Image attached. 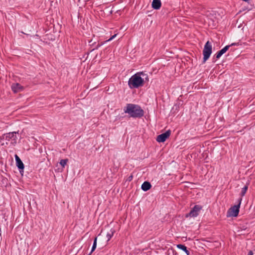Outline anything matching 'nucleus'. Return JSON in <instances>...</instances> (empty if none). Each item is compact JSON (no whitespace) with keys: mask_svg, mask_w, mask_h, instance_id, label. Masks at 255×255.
Wrapping results in <instances>:
<instances>
[{"mask_svg":"<svg viewBox=\"0 0 255 255\" xmlns=\"http://www.w3.org/2000/svg\"><path fill=\"white\" fill-rule=\"evenodd\" d=\"M68 161V159H61L59 162L60 164L62 166L63 168L65 167Z\"/></svg>","mask_w":255,"mask_h":255,"instance_id":"obj_16","label":"nucleus"},{"mask_svg":"<svg viewBox=\"0 0 255 255\" xmlns=\"http://www.w3.org/2000/svg\"><path fill=\"white\" fill-rule=\"evenodd\" d=\"M11 90L14 93H16L22 91L23 89V87L21 86L19 83H14L11 85Z\"/></svg>","mask_w":255,"mask_h":255,"instance_id":"obj_10","label":"nucleus"},{"mask_svg":"<svg viewBox=\"0 0 255 255\" xmlns=\"http://www.w3.org/2000/svg\"><path fill=\"white\" fill-rule=\"evenodd\" d=\"M115 232V231L111 230L110 233H108L107 234V237L108 238V241H110V239L112 238V237L114 235V233Z\"/></svg>","mask_w":255,"mask_h":255,"instance_id":"obj_17","label":"nucleus"},{"mask_svg":"<svg viewBox=\"0 0 255 255\" xmlns=\"http://www.w3.org/2000/svg\"><path fill=\"white\" fill-rule=\"evenodd\" d=\"M229 48H230L229 45H227V46H225L223 48H222L221 50L219 51L214 56L213 59L214 60V59H215V60H216L219 59L223 54L225 53L227 51V50H229Z\"/></svg>","mask_w":255,"mask_h":255,"instance_id":"obj_9","label":"nucleus"},{"mask_svg":"<svg viewBox=\"0 0 255 255\" xmlns=\"http://www.w3.org/2000/svg\"><path fill=\"white\" fill-rule=\"evenodd\" d=\"M14 157L15 159L16 165L19 169V172L20 173H21V172H23L24 168V164L17 154H15Z\"/></svg>","mask_w":255,"mask_h":255,"instance_id":"obj_8","label":"nucleus"},{"mask_svg":"<svg viewBox=\"0 0 255 255\" xmlns=\"http://www.w3.org/2000/svg\"><path fill=\"white\" fill-rule=\"evenodd\" d=\"M16 133L17 132L15 131L6 133L3 135V138L7 141H10V139H12L14 141V143H16L17 139Z\"/></svg>","mask_w":255,"mask_h":255,"instance_id":"obj_6","label":"nucleus"},{"mask_svg":"<svg viewBox=\"0 0 255 255\" xmlns=\"http://www.w3.org/2000/svg\"><path fill=\"white\" fill-rule=\"evenodd\" d=\"M202 209V207L199 205H195L193 208L191 210L190 212L186 215V217H196L199 215V213L201 209Z\"/></svg>","mask_w":255,"mask_h":255,"instance_id":"obj_5","label":"nucleus"},{"mask_svg":"<svg viewBox=\"0 0 255 255\" xmlns=\"http://www.w3.org/2000/svg\"><path fill=\"white\" fill-rule=\"evenodd\" d=\"M177 247L178 249L184 251L186 254L187 255H190L189 251L187 250V247L185 245L182 244H178L177 245Z\"/></svg>","mask_w":255,"mask_h":255,"instance_id":"obj_13","label":"nucleus"},{"mask_svg":"<svg viewBox=\"0 0 255 255\" xmlns=\"http://www.w3.org/2000/svg\"><path fill=\"white\" fill-rule=\"evenodd\" d=\"M105 43V42H101V43L98 44L94 48H93L92 50H91V51H92L95 49H98L100 47H101L102 45H103Z\"/></svg>","mask_w":255,"mask_h":255,"instance_id":"obj_18","label":"nucleus"},{"mask_svg":"<svg viewBox=\"0 0 255 255\" xmlns=\"http://www.w3.org/2000/svg\"><path fill=\"white\" fill-rule=\"evenodd\" d=\"M242 199L240 198L238 200V204L237 205H235L234 206L231 207L227 212V214L229 215L227 216H232L234 217H236L238 216L239 213L240 211V208L241 203L242 202Z\"/></svg>","mask_w":255,"mask_h":255,"instance_id":"obj_4","label":"nucleus"},{"mask_svg":"<svg viewBox=\"0 0 255 255\" xmlns=\"http://www.w3.org/2000/svg\"><path fill=\"white\" fill-rule=\"evenodd\" d=\"M117 36V34H114V35H113L112 37H111V38H110L108 40H106V41H105V42H108V41H110L111 40H112V39H113L116 36Z\"/></svg>","mask_w":255,"mask_h":255,"instance_id":"obj_19","label":"nucleus"},{"mask_svg":"<svg viewBox=\"0 0 255 255\" xmlns=\"http://www.w3.org/2000/svg\"><path fill=\"white\" fill-rule=\"evenodd\" d=\"M247 255H253V253L252 251H250Z\"/></svg>","mask_w":255,"mask_h":255,"instance_id":"obj_22","label":"nucleus"},{"mask_svg":"<svg viewBox=\"0 0 255 255\" xmlns=\"http://www.w3.org/2000/svg\"><path fill=\"white\" fill-rule=\"evenodd\" d=\"M248 184H246L243 188L242 189V191L241 192V196L242 197L245 196L246 193L248 189Z\"/></svg>","mask_w":255,"mask_h":255,"instance_id":"obj_14","label":"nucleus"},{"mask_svg":"<svg viewBox=\"0 0 255 255\" xmlns=\"http://www.w3.org/2000/svg\"><path fill=\"white\" fill-rule=\"evenodd\" d=\"M132 178H133V176L132 175H130L129 176L128 178V180L129 181H130L132 179Z\"/></svg>","mask_w":255,"mask_h":255,"instance_id":"obj_21","label":"nucleus"},{"mask_svg":"<svg viewBox=\"0 0 255 255\" xmlns=\"http://www.w3.org/2000/svg\"><path fill=\"white\" fill-rule=\"evenodd\" d=\"M124 111L133 118H141L144 114V111L139 105L133 104H127L124 107Z\"/></svg>","mask_w":255,"mask_h":255,"instance_id":"obj_2","label":"nucleus"},{"mask_svg":"<svg viewBox=\"0 0 255 255\" xmlns=\"http://www.w3.org/2000/svg\"><path fill=\"white\" fill-rule=\"evenodd\" d=\"M95 43H96V42H94V43H92V44H90V45H95Z\"/></svg>","mask_w":255,"mask_h":255,"instance_id":"obj_23","label":"nucleus"},{"mask_svg":"<svg viewBox=\"0 0 255 255\" xmlns=\"http://www.w3.org/2000/svg\"><path fill=\"white\" fill-rule=\"evenodd\" d=\"M95 43H96V42H94V43H92V44H90V45H95Z\"/></svg>","mask_w":255,"mask_h":255,"instance_id":"obj_24","label":"nucleus"},{"mask_svg":"<svg viewBox=\"0 0 255 255\" xmlns=\"http://www.w3.org/2000/svg\"><path fill=\"white\" fill-rule=\"evenodd\" d=\"M171 134L170 130H168L165 132L158 135L156 137V140L158 142H164Z\"/></svg>","mask_w":255,"mask_h":255,"instance_id":"obj_7","label":"nucleus"},{"mask_svg":"<svg viewBox=\"0 0 255 255\" xmlns=\"http://www.w3.org/2000/svg\"><path fill=\"white\" fill-rule=\"evenodd\" d=\"M161 6L160 0H153L152 2V7L154 9H159Z\"/></svg>","mask_w":255,"mask_h":255,"instance_id":"obj_11","label":"nucleus"},{"mask_svg":"<svg viewBox=\"0 0 255 255\" xmlns=\"http://www.w3.org/2000/svg\"><path fill=\"white\" fill-rule=\"evenodd\" d=\"M241 44L239 42H237V43H232L231 44L229 45L230 46V47H231L232 46H239Z\"/></svg>","mask_w":255,"mask_h":255,"instance_id":"obj_20","label":"nucleus"},{"mask_svg":"<svg viewBox=\"0 0 255 255\" xmlns=\"http://www.w3.org/2000/svg\"><path fill=\"white\" fill-rule=\"evenodd\" d=\"M97 241V237H96L95 238L94 240V243H93V246L92 247L91 253H93L96 249Z\"/></svg>","mask_w":255,"mask_h":255,"instance_id":"obj_15","label":"nucleus"},{"mask_svg":"<svg viewBox=\"0 0 255 255\" xmlns=\"http://www.w3.org/2000/svg\"><path fill=\"white\" fill-rule=\"evenodd\" d=\"M92 253H91V252L88 255H91Z\"/></svg>","mask_w":255,"mask_h":255,"instance_id":"obj_25","label":"nucleus"},{"mask_svg":"<svg viewBox=\"0 0 255 255\" xmlns=\"http://www.w3.org/2000/svg\"><path fill=\"white\" fill-rule=\"evenodd\" d=\"M145 77V80H148V76L143 72H139L132 75L128 80V85L130 89L138 88L144 85V80L141 76Z\"/></svg>","mask_w":255,"mask_h":255,"instance_id":"obj_1","label":"nucleus"},{"mask_svg":"<svg viewBox=\"0 0 255 255\" xmlns=\"http://www.w3.org/2000/svg\"><path fill=\"white\" fill-rule=\"evenodd\" d=\"M212 52V46L211 43L208 41L203 50V63H205L206 61L209 58Z\"/></svg>","mask_w":255,"mask_h":255,"instance_id":"obj_3","label":"nucleus"},{"mask_svg":"<svg viewBox=\"0 0 255 255\" xmlns=\"http://www.w3.org/2000/svg\"><path fill=\"white\" fill-rule=\"evenodd\" d=\"M141 189L144 191H147L151 188V185L148 181H144L141 185Z\"/></svg>","mask_w":255,"mask_h":255,"instance_id":"obj_12","label":"nucleus"}]
</instances>
